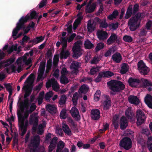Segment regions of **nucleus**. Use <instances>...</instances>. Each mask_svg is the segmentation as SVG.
Returning a JSON list of instances; mask_svg holds the SVG:
<instances>
[{
    "instance_id": "nucleus-1",
    "label": "nucleus",
    "mask_w": 152,
    "mask_h": 152,
    "mask_svg": "<svg viewBox=\"0 0 152 152\" xmlns=\"http://www.w3.org/2000/svg\"><path fill=\"white\" fill-rule=\"evenodd\" d=\"M107 84L111 91L116 93L121 92L124 89L125 87L122 82L117 80L108 81Z\"/></svg>"
},
{
    "instance_id": "nucleus-2",
    "label": "nucleus",
    "mask_w": 152,
    "mask_h": 152,
    "mask_svg": "<svg viewBox=\"0 0 152 152\" xmlns=\"http://www.w3.org/2000/svg\"><path fill=\"white\" fill-rule=\"evenodd\" d=\"M34 76L33 73H31L27 78L26 80L25 83H28L29 84H27L23 86L22 89L26 90L24 96V98H26L28 97L31 94L33 88V83Z\"/></svg>"
},
{
    "instance_id": "nucleus-3",
    "label": "nucleus",
    "mask_w": 152,
    "mask_h": 152,
    "mask_svg": "<svg viewBox=\"0 0 152 152\" xmlns=\"http://www.w3.org/2000/svg\"><path fill=\"white\" fill-rule=\"evenodd\" d=\"M142 13L138 12L134 16L131 18L128 22V24L130 30L132 31H135L140 26V23H138V20H140Z\"/></svg>"
},
{
    "instance_id": "nucleus-4",
    "label": "nucleus",
    "mask_w": 152,
    "mask_h": 152,
    "mask_svg": "<svg viewBox=\"0 0 152 152\" xmlns=\"http://www.w3.org/2000/svg\"><path fill=\"white\" fill-rule=\"evenodd\" d=\"M30 16L27 15L25 17H22L19 20L18 22L16 24V26L13 30L12 36L14 38L16 37L18 31L22 28H25V24L29 19Z\"/></svg>"
},
{
    "instance_id": "nucleus-5",
    "label": "nucleus",
    "mask_w": 152,
    "mask_h": 152,
    "mask_svg": "<svg viewBox=\"0 0 152 152\" xmlns=\"http://www.w3.org/2000/svg\"><path fill=\"white\" fill-rule=\"evenodd\" d=\"M119 145L120 148L128 151L132 147V142L130 138L125 137L120 141Z\"/></svg>"
},
{
    "instance_id": "nucleus-6",
    "label": "nucleus",
    "mask_w": 152,
    "mask_h": 152,
    "mask_svg": "<svg viewBox=\"0 0 152 152\" xmlns=\"http://www.w3.org/2000/svg\"><path fill=\"white\" fill-rule=\"evenodd\" d=\"M139 8V5L137 4H135L133 7L132 5H129L127 9L124 18L125 19H128L132 15L135 16L138 12Z\"/></svg>"
},
{
    "instance_id": "nucleus-7",
    "label": "nucleus",
    "mask_w": 152,
    "mask_h": 152,
    "mask_svg": "<svg viewBox=\"0 0 152 152\" xmlns=\"http://www.w3.org/2000/svg\"><path fill=\"white\" fill-rule=\"evenodd\" d=\"M82 42L80 40L77 41L74 43L72 48L73 53V57L78 58L82 55V50L80 45H82Z\"/></svg>"
},
{
    "instance_id": "nucleus-8",
    "label": "nucleus",
    "mask_w": 152,
    "mask_h": 152,
    "mask_svg": "<svg viewBox=\"0 0 152 152\" xmlns=\"http://www.w3.org/2000/svg\"><path fill=\"white\" fill-rule=\"evenodd\" d=\"M137 66L138 70L142 75H147L150 71L149 68L146 66L142 60H141L138 62Z\"/></svg>"
},
{
    "instance_id": "nucleus-9",
    "label": "nucleus",
    "mask_w": 152,
    "mask_h": 152,
    "mask_svg": "<svg viewBox=\"0 0 152 152\" xmlns=\"http://www.w3.org/2000/svg\"><path fill=\"white\" fill-rule=\"evenodd\" d=\"M29 122L30 124L33 125L32 127V131L36 132L38 125V117L35 114L31 115L29 117Z\"/></svg>"
},
{
    "instance_id": "nucleus-10",
    "label": "nucleus",
    "mask_w": 152,
    "mask_h": 152,
    "mask_svg": "<svg viewBox=\"0 0 152 152\" xmlns=\"http://www.w3.org/2000/svg\"><path fill=\"white\" fill-rule=\"evenodd\" d=\"M46 86L47 88H49L52 86L53 90L56 91H58L59 88L58 83L54 78H52L50 80L47 82Z\"/></svg>"
},
{
    "instance_id": "nucleus-11",
    "label": "nucleus",
    "mask_w": 152,
    "mask_h": 152,
    "mask_svg": "<svg viewBox=\"0 0 152 152\" xmlns=\"http://www.w3.org/2000/svg\"><path fill=\"white\" fill-rule=\"evenodd\" d=\"M114 74L113 72L110 71H102L99 73L98 75L95 79V82L98 83L100 82L102 77H108L113 76Z\"/></svg>"
},
{
    "instance_id": "nucleus-12",
    "label": "nucleus",
    "mask_w": 152,
    "mask_h": 152,
    "mask_svg": "<svg viewBox=\"0 0 152 152\" xmlns=\"http://www.w3.org/2000/svg\"><path fill=\"white\" fill-rule=\"evenodd\" d=\"M136 118L137 125H140L145 121L146 117L143 112L138 110L136 112Z\"/></svg>"
},
{
    "instance_id": "nucleus-13",
    "label": "nucleus",
    "mask_w": 152,
    "mask_h": 152,
    "mask_svg": "<svg viewBox=\"0 0 152 152\" xmlns=\"http://www.w3.org/2000/svg\"><path fill=\"white\" fill-rule=\"evenodd\" d=\"M141 81V80L137 78H133L132 77H129L128 80V83L129 86L132 87H139V84Z\"/></svg>"
},
{
    "instance_id": "nucleus-14",
    "label": "nucleus",
    "mask_w": 152,
    "mask_h": 152,
    "mask_svg": "<svg viewBox=\"0 0 152 152\" xmlns=\"http://www.w3.org/2000/svg\"><path fill=\"white\" fill-rule=\"evenodd\" d=\"M141 81L142 83L141 85V87L142 88H147V90L149 91H152V88L151 87L152 86V82L149 81L147 79L144 78H141Z\"/></svg>"
},
{
    "instance_id": "nucleus-15",
    "label": "nucleus",
    "mask_w": 152,
    "mask_h": 152,
    "mask_svg": "<svg viewBox=\"0 0 152 152\" xmlns=\"http://www.w3.org/2000/svg\"><path fill=\"white\" fill-rule=\"evenodd\" d=\"M15 58L14 57H11L6 60L1 61L0 62V69L2 67H5L9 66L12 64L15 61Z\"/></svg>"
},
{
    "instance_id": "nucleus-16",
    "label": "nucleus",
    "mask_w": 152,
    "mask_h": 152,
    "mask_svg": "<svg viewBox=\"0 0 152 152\" xmlns=\"http://www.w3.org/2000/svg\"><path fill=\"white\" fill-rule=\"evenodd\" d=\"M119 39L118 38L117 36L115 34H112L107 39V43L108 45H110L115 42L119 43Z\"/></svg>"
},
{
    "instance_id": "nucleus-17",
    "label": "nucleus",
    "mask_w": 152,
    "mask_h": 152,
    "mask_svg": "<svg viewBox=\"0 0 152 152\" xmlns=\"http://www.w3.org/2000/svg\"><path fill=\"white\" fill-rule=\"evenodd\" d=\"M91 118L94 120H97L100 117V112L97 109H93L91 111Z\"/></svg>"
},
{
    "instance_id": "nucleus-18",
    "label": "nucleus",
    "mask_w": 152,
    "mask_h": 152,
    "mask_svg": "<svg viewBox=\"0 0 152 152\" xmlns=\"http://www.w3.org/2000/svg\"><path fill=\"white\" fill-rule=\"evenodd\" d=\"M128 124V120L124 116H122L120 120V125L121 129L122 130L125 129Z\"/></svg>"
},
{
    "instance_id": "nucleus-19",
    "label": "nucleus",
    "mask_w": 152,
    "mask_h": 152,
    "mask_svg": "<svg viewBox=\"0 0 152 152\" xmlns=\"http://www.w3.org/2000/svg\"><path fill=\"white\" fill-rule=\"evenodd\" d=\"M70 113L72 116L76 120H80V115L78 109L75 107H72L71 109Z\"/></svg>"
},
{
    "instance_id": "nucleus-20",
    "label": "nucleus",
    "mask_w": 152,
    "mask_h": 152,
    "mask_svg": "<svg viewBox=\"0 0 152 152\" xmlns=\"http://www.w3.org/2000/svg\"><path fill=\"white\" fill-rule=\"evenodd\" d=\"M40 140L39 136L37 135L31 138V144L34 147L37 148L40 143Z\"/></svg>"
},
{
    "instance_id": "nucleus-21",
    "label": "nucleus",
    "mask_w": 152,
    "mask_h": 152,
    "mask_svg": "<svg viewBox=\"0 0 152 152\" xmlns=\"http://www.w3.org/2000/svg\"><path fill=\"white\" fill-rule=\"evenodd\" d=\"M105 99L103 102L104 109L107 110L110 108L111 106V101L110 98L108 96H105Z\"/></svg>"
},
{
    "instance_id": "nucleus-22",
    "label": "nucleus",
    "mask_w": 152,
    "mask_h": 152,
    "mask_svg": "<svg viewBox=\"0 0 152 152\" xmlns=\"http://www.w3.org/2000/svg\"><path fill=\"white\" fill-rule=\"evenodd\" d=\"M58 138L56 137H54L51 140L50 145L48 146V151L51 152L56 146Z\"/></svg>"
},
{
    "instance_id": "nucleus-23",
    "label": "nucleus",
    "mask_w": 152,
    "mask_h": 152,
    "mask_svg": "<svg viewBox=\"0 0 152 152\" xmlns=\"http://www.w3.org/2000/svg\"><path fill=\"white\" fill-rule=\"evenodd\" d=\"M46 108L51 114H54L56 113L57 109L55 105L48 104L46 106Z\"/></svg>"
},
{
    "instance_id": "nucleus-24",
    "label": "nucleus",
    "mask_w": 152,
    "mask_h": 152,
    "mask_svg": "<svg viewBox=\"0 0 152 152\" xmlns=\"http://www.w3.org/2000/svg\"><path fill=\"white\" fill-rule=\"evenodd\" d=\"M128 99L129 102L131 104H138L139 103L140 101L137 96L130 95Z\"/></svg>"
},
{
    "instance_id": "nucleus-25",
    "label": "nucleus",
    "mask_w": 152,
    "mask_h": 152,
    "mask_svg": "<svg viewBox=\"0 0 152 152\" xmlns=\"http://www.w3.org/2000/svg\"><path fill=\"white\" fill-rule=\"evenodd\" d=\"M145 102L148 106L152 109V96L147 94L145 98Z\"/></svg>"
},
{
    "instance_id": "nucleus-26",
    "label": "nucleus",
    "mask_w": 152,
    "mask_h": 152,
    "mask_svg": "<svg viewBox=\"0 0 152 152\" xmlns=\"http://www.w3.org/2000/svg\"><path fill=\"white\" fill-rule=\"evenodd\" d=\"M17 115H18V122L19 125L20 126V124H23L24 123L25 119H26L24 118L23 115H22V113H21L20 110H17Z\"/></svg>"
},
{
    "instance_id": "nucleus-27",
    "label": "nucleus",
    "mask_w": 152,
    "mask_h": 152,
    "mask_svg": "<svg viewBox=\"0 0 152 152\" xmlns=\"http://www.w3.org/2000/svg\"><path fill=\"white\" fill-rule=\"evenodd\" d=\"M62 127L64 132L68 135L71 136L72 134L71 131L66 124L63 123L62 125Z\"/></svg>"
},
{
    "instance_id": "nucleus-28",
    "label": "nucleus",
    "mask_w": 152,
    "mask_h": 152,
    "mask_svg": "<svg viewBox=\"0 0 152 152\" xmlns=\"http://www.w3.org/2000/svg\"><path fill=\"white\" fill-rule=\"evenodd\" d=\"M112 59L116 63L120 62L122 59V56L119 53L116 52L112 56Z\"/></svg>"
},
{
    "instance_id": "nucleus-29",
    "label": "nucleus",
    "mask_w": 152,
    "mask_h": 152,
    "mask_svg": "<svg viewBox=\"0 0 152 152\" xmlns=\"http://www.w3.org/2000/svg\"><path fill=\"white\" fill-rule=\"evenodd\" d=\"M65 145V143L63 141H59L57 144L56 152H61Z\"/></svg>"
},
{
    "instance_id": "nucleus-30",
    "label": "nucleus",
    "mask_w": 152,
    "mask_h": 152,
    "mask_svg": "<svg viewBox=\"0 0 152 152\" xmlns=\"http://www.w3.org/2000/svg\"><path fill=\"white\" fill-rule=\"evenodd\" d=\"M96 8V5L93 4L89 6V5H87L85 9L86 12L87 13H91L94 11Z\"/></svg>"
},
{
    "instance_id": "nucleus-31",
    "label": "nucleus",
    "mask_w": 152,
    "mask_h": 152,
    "mask_svg": "<svg viewBox=\"0 0 152 152\" xmlns=\"http://www.w3.org/2000/svg\"><path fill=\"white\" fill-rule=\"evenodd\" d=\"M80 65L79 63L75 61H72L71 63L70 68L71 69H73L74 71H78V68L80 67Z\"/></svg>"
},
{
    "instance_id": "nucleus-32",
    "label": "nucleus",
    "mask_w": 152,
    "mask_h": 152,
    "mask_svg": "<svg viewBox=\"0 0 152 152\" xmlns=\"http://www.w3.org/2000/svg\"><path fill=\"white\" fill-rule=\"evenodd\" d=\"M69 55L70 53L68 51L63 50L60 53V58L61 59H66L69 56Z\"/></svg>"
},
{
    "instance_id": "nucleus-33",
    "label": "nucleus",
    "mask_w": 152,
    "mask_h": 152,
    "mask_svg": "<svg viewBox=\"0 0 152 152\" xmlns=\"http://www.w3.org/2000/svg\"><path fill=\"white\" fill-rule=\"evenodd\" d=\"M87 28L88 31L89 32H91L93 31L95 29V27L94 26V23H91V21L89 20L87 25Z\"/></svg>"
},
{
    "instance_id": "nucleus-34",
    "label": "nucleus",
    "mask_w": 152,
    "mask_h": 152,
    "mask_svg": "<svg viewBox=\"0 0 152 152\" xmlns=\"http://www.w3.org/2000/svg\"><path fill=\"white\" fill-rule=\"evenodd\" d=\"M98 37L100 40H104L107 38V34L105 31L100 32L98 34Z\"/></svg>"
},
{
    "instance_id": "nucleus-35",
    "label": "nucleus",
    "mask_w": 152,
    "mask_h": 152,
    "mask_svg": "<svg viewBox=\"0 0 152 152\" xmlns=\"http://www.w3.org/2000/svg\"><path fill=\"white\" fill-rule=\"evenodd\" d=\"M89 90L88 86L86 84L82 85L79 89V93H85L87 92Z\"/></svg>"
},
{
    "instance_id": "nucleus-36",
    "label": "nucleus",
    "mask_w": 152,
    "mask_h": 152,
    "mask_svg": "<svg viewBox=\"0 0 152 152\" xmlns=\"http://www.w3.org/2000/svg\"><path fill=\"white\" fill-rule=\"evenodd\" d=\"M84 46L86 48L90 49L94 47V45L89 40L87 39L85 41Z\"/></svg>"
},
{
    "instance_id": "nucleus-37",
    "label": "nucleus",
    "mask_w": 152,
    "mask_h": 152,
    "mask_svg": "<svg viewBox=\"0 0 152 152\" xmlns=\"http://www.w3.org/2000/svg\"><path fill=\"white\" fill-rule=\"evenodd\" d=\"M128 64L126 63H123L121 67L120 72L122 74H124L128 71Z\"/></svg>"
},
{
    "instance_id": "nucleus-38",
    "label": "nucleus",
    "mask_w": 152,
    "mask_h": 152,
    "mask_svg": "<svg viewBox=\"0 0 152 152\" xmlns=\"http://www.w3.org/2000/svg\"><path fill=\"white\" fill-rule=\"evenodd\" d=\"M125 114L126 117L129 119H132V117L134 115L133 112L130 110H127L125 112Z\"/></svg>"
},
{
    "instance_id": "nucleus-39",
    "label": "nucleus",
    "mask_w": 152,
    "mask_h": 152,
    "mask_svg": "<svg viewBox=\"0 0 152 152\" xmlns=\"http://www.w3.org/2000/svg\"><path fill=\"white\" fill-rule=\"evenodd\" d=\"M101 67L98 66H94L92 67L90 71V73L91 75H94L95 74L96 72L99 71Z\"/></svg>"
},
{
    "instance_id": "nucleus-40",
    "label": "nucleus",
    "mask_w": 152,
    "mask_h": 152,
    "mask_svg": "<svg viewBox=\"0 0 152 152\" xmlns=\"http://www.w3.org/2000/svg\"><path fill=\"white\" fill-rule=\"evenodd\" d=\"M45 67V62L42 61L40 63L39 66L38 72H44Z\"/></svg>"
},
{
    "instance_id": "nucleus-41",
    "label": "nucleus",
    "mask_w": 152,
    "mask_h": 152,
    "mask_svg": "<svg viewBox=\"0 0 152 152\" xmlns=\"http://www.w3.org/2000/svg\"><path fill=\"white\" fill-rule=\"evenodd\" d=\"M69 82L68 79L65 75H62L60 78V82L61 83L66 85Z\"/></svg>"
},
{
    "instance_id": "nucleus-42",
    "label": "nucleus",
    "mask_w": 152,
    "mask_h": 152,
    "mask_svg": "<svg viewBox=\"0 0 152 152\" xmlns=\"http://www.w3.org/2000/svg\"><path fill=\"white\" fill-rule=\"evenodd\" d=\"M60 118L61 119H65L67 118L66 110L63 109L61 111L60 114Z\"/></svg>"
},
{
    "instance_id": "nucleus-43",
    "label": "nucleus",
    "mask_w": 152,
    "mask_h": 152,
    "mask_svg": "<svg viewBox=\"0 0 152 152\" xmlns=\"http://www.w3.org/2000/svg\"><path fill=\"white\" fill-rule=\"evenodd\" d=\"M78 99V93L77 92H75L73 94V96L72 99V101L74 105H76Z\"/></svg>"
},
{
    "instance_id": "nucleus-44",
    "label": "nucleus",
    "mask_w": 152,
    "mask_h": 152,
    "mask_svg": "<svg viewBox=\"0 0 152 152\" xmlns=\"http://www.w3.org/2000/svg\"><path fill=\"white\" fill-rule=\"evenodd\" d=\"M104 47V45L103 42H100L97 44L96 47L95 48V50L97 52L102 49Z\"/></svg>"
},
{
    "instance_id": "nucleus-45",
    "label": "nucleus",
    "mask_w": 152,
    "mask_h": 152,
    "mask_svg": "<svg viewBox=\"0 0 152 152\" xmlns=\"http://www.w3.org/2000/svg\"><path fill=\"white\" fill-rule=\"evenodd\" d=\"M66 98V97L65 95H63L61 96L59 101V103L61 105H63L65 104Z\"/></svg>"
},
{
    "instance_id": "nucleus-46",
    "label": "nucleus",
    "mask_w": 152,
    "mask_h": 152,
    "mask_svg": "<svg viewBox=\"0 0 152 152\" xmlns=\"http://www.w3.org/2000/svg\"><path fill=\"white\" fill-rule=\"evenodd\" d=\"M68 122L71 124L70 126H72L73 129H75L76 128L77 125L75 124V122L71 118H68Z\"/></svg>"
},
{
    "instance_id": "nucleus-47",
    "label": "nucleus",
    "mask_w": 152,
    "mask_h": 152,
    "mask_svg": "<svg viewBox=\"0 0 152 152\" xmlns=\"http://www.w3.org/2000/svg\"><path fill=\"white\" fill-rule=\"evenodd\" d=\"M68 122L71 124L70 126H72L73 129H75L76 128L77 125L75 124V122L71 118H68Z\"/></svg>"
},
{
    "instance_id": "nucleus-48",
    "label": "nucleus",
    "mask_w": 152,
    "mask_h": 152,
    "mask_svg": "<svg viewBox=\"0 0 152 152\" xmlns=\"http://www.w3.org/2000/svg\"><path fill=\"white\" fill-rule=\"evenodd\" d=\"M34 39L35 41V44H36L42 41L44 39V37L41 36L37 37Z\"/></svg>"
},
{
    "instance_id": "nucleus-49",
    "label": "nucleus",
    "mask_w": 152,
    "mask_h": 152,
    "mask_svg": "<svg viewBox=\"0 0 152 152\" xmlns=\"http://www.w3.org/2000/svg\"><path fill=\"white\" fill-rule=\"evenodd\" d=\"M123 39L125 42H130L133 40V39L130 36L126 35L124 36Z\"/></svg>"
},
{
    "instance_id": "nucleus-50",
    "label": "nucleus",
    "mask_w": 152,
    "mask_h": 152,
    "mask_svg": "<svg viewBox=\"0 0 152 152\" xmlns=\"http://www.w3.org/2000/svg\"><path fill=\"white\" fill-rule=\"evenodd\" d=\"M53 94V92L52 91L47 92L45 95V99L47 100H49L50 98L51 97Z\"/></svg>"
},
{
    "instance_id": "nucleus-51",
    "label": "nucleus",
    "mask_w": 152,
    "mask_h": 152,
    "mask_svg": "<svg viewBox=\"0 0 152 152\" xmlns=\"http://www.w3.org/2000/svg\"><path fill=\"white\" fill-rule=\"evenodd\" d=\"M101 92L100 90H97L94 94V99L96 101H98L100 97Z\"/></svg>"
},
{
    "instance_id": "nucleus-52",
    "label": "nucleus",
    "mask_w": 152,
    "mask_h": 152,
    "mask_svg": "<svg viewBox=\"0 0 152 152\" xmlns=\"http://www.w3.org/2000/svg\"><path fill=\"white\" fill-rule=\"evenodd\" d=\"M52 134L50 133H48L45 135V143H48L51 140Z\"/></svg>"
},
{
    "instance_id": "nucleus-53",
    "label": "nucleus",
    "mask_w": 152,
    "mask_h": 152,
    "mask_svg": "<svg viewBox=\"0 0 152 152\" xmlns=\"http://www.w3.org/2000/svg\"><path fill=\"white\" fill-rule=\"evenodd\" d=\"M4 85L7 91H9L12 90V86L10 83H4Z\"/></svg>"
},
{
    "instance_id": "nucleus-54",
    "label": "nucleus",
    "mask_w": 152,
    "mask_h": 152,
    "mask_svg": "<svg viewBox=\"0 0 152 152\" xmlns=\"http://www.w3.org/2000/svg\"><path fill=\"white\" fill-rule=\"evenodd\" d=\"M47 2V0H42L38 5L39 8L40 9L45 6Z\"/></svg>"
},
{
    "instance_id": "nucleus-55",
    "label": "nucleus",
    "mask_w": 152,
    "mask_h": 152,
    "mask_svg": "<svg viewBox=\"0 0 152 152\" xmlns=\"http://www.w3.org/2000/svg\"><path fill=\"white\" fill-rule=\"evenodd\" d=\"M31 19H36L38 16L36 12L34 11H32L30 14Z\"/></svg>"
},
{
    "instance_id": "nucleus-56",
    "label": "nucleus",
    "mask_w": 152,
    "mask_h": 152,
    "mask_svg": "<svg viewBox=\"0 0 152 152\" xmlns=\"http://www.w3.org/2000/svg\"><path fill=\"white\" fill-rule=\"evenodd\" d=\"M65 26L67 27L66 30L68 33L69 34L72 33V25L71 24L68 25V24H66L65 25Z\"/></svg>"
},
{
    "instance_id": "nucleus-57",
    "label": "nucleus",
    "mask_w": 152,
    "mask_h": 152,
    "mask_svg": "<svg viewBox=\"0 0 152 152\" xmlns=\"http://www.w3.org/2000/svg\"><path fill=\"white\" fill-rule=\"evenodd\" d=\"M43 126L42 124H40L38 127L39 130L37 132L38 134L41 135L44 132V130L42 129Z\"/></svg>"
},
{
    "instance_id": "nucleus-58",
    "label": "nucleus",
    "mask_w": 152,
    "mask_h": 152,
    "mask_svg": "<svg viewBox=\"0 0 152 152\" xmlns=\"http://www.w3.org/2000/svg\"><path fill=\"white\" fill-rule=\"evenodd\" d=\"M36 107L37 106L34 103H33L31 105L29 110H28L29 112V113H31L36 109Z\"/></svg>"
},
{
    "instance_id": "nucleus-59",
    "label": "nucleus",
    "mask_w": 152,
    "mask_h": 152,
    "mask_svg": "<svg viewBox=\"0 0 152 152\" xmlns=\"http://www.w3.org/2000/svg\"><path fill=\"white\" fill-rule=\"evenodd\" d=\"M100 60L99 58L94 57L91 61V64H96Z\"/></svg>"
},
{
    "instance_id": "nucleus-60",
    "label": "nucleus",
    "mask_w": 152,
    "mask_h": 152,
    "mask_svg": "<svg viewBox=\"0 0 152 152\" xmlns=\"http://www.w3.org/2000/svg\"><path fill=\"white\" fill-rule=\"evenodd\" d=\"M20 130L22 132L21 136H23L26 133L27 130V128L20 126Z\"/></svg>"
},
{
    "instance_id": "nucleus-61",
    "label": "nucleus",
    "mask_w": 152,
    "mask_h": 152,
    "mask_svg": "<svg viewBox=\"0 0 152 152\" xmlns=\"http://www.w3.org/2000/svg\"><path fill=\"white\" fill-rule=\"evenodd\" d=\"M110 26L111 27L113 30H116L118 27V22L115 23H112L110 24Z\"/></svg>"
},
{
    "instance_id": "nucleus-62",
    "label": "nucleus",
    "mask_w": 152,
    "mask_h": 152,
    "mask_svg": "<svg viewBox=\"0 0 152 152\" xmlns=\"http://www.w3.org/2000/svg\"><path fill=\"white\" fill-rule=\"evenodd\" d=\"M76 35V34L75 33H72L69 37L68 42H70L72 41Z\"/></svg>"
},
{
    "instance_id": "nucleus-63",
    "label": "nucleus",
    "mask_w": 152,
    "mask_h": 152,
    "mask_svg": "<svg viewBox=\"0 0 152 152\" xmlns=\"http://www.w3.org/2000/svg\"><path fill=\"white\" fill-rule=\"evenodd\" d=\"M46 55L47 56L48 58L52 59L53 57V55L52 51L51 50H49L47 51L46 53Z\"/></svg>"
},
{
    "instance_id": "nucleus-64",
    "label": "nucleus",
    "mask_w": 152,
    "mask_h": 152,
    "mask_svg": "<svg viewBox=\"0 0 152 152\" xmlns=\"http://www.w3.org/2000/svg\"><path fill=\"white\" fill-rule=\"evenodd\" d=\"M52 66V59H49L48 60L47 63V68L50 69Z\"/></svg>"
}]
</instances>
